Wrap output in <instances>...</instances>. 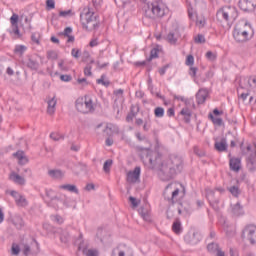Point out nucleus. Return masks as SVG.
Wrapping results in <instances>:
<instances>
[{
	"mask_svg": "<svg viewBox=\"0 0 256 256\" xmlns=\"http://www.w3.org/2000/svg\"><path fill=\"white\" fill-rule=\"evenodd\" d=\"M139 151H145V159L150 164L151 169H155L161 181H171L175 179L178 173L183 171V158L177 154H171L167 158H163L158 152H154L151 148L139 146Z\"/></svg>",
	"mask_w": 256,
	"mask_h": 256,
	"instance_id": "nucleus-1",
	"label": "nucleus"
},
{
	"mask_svg": "<svg viewBox=\"0 0 256 256\" xmlns=\"http://www.w3.org/2000/svg\"><path fill=\"white\" fill-rule=\"evenodd\" d=\"M80 21L83 29L86 31H95L99 29V17L95 15V12L91 11V8H84L80 14Z\"/></svg>",
	"mask_w": 256,
	"mask_h": 256,
	"instance_id": "nucleus-2",
	"label": "nucleus"
},
{
	"mask_svg": "<svg viewBox=\"0 0 256 256\" xmlns=\"http://www.w3.org/2000/svg\"><path fill=\"white\" fill-rule=\"evenodd\" d=\"M239 17V12L235 6H223L217 10L216 19L220 23H235Z\"/></svg>",
	"mask_w": 256,
	"mask_h": 256,
	"instance_id": "nucleus-3",
	"label": "nucleus"
},
{
	"mask_svg": "<svg viewBox=\"0 0 256 256\" xmlns=\"http://www.w3.org/2000/svg\"><path fill=\"white\" fill-rule=\"evenodd\" d=\"M144 15L148 19H157L165 15V9L161 7V0H146Z\"/></svg>",
	"mask_w": 256,
	"mask_h": 256,
	"instance_id": "nucleus-4",
	"label": "nucleus"
},
{
	"mask_svg": "<svg viewBox=\"0 0 256 256\" xmlns=\"http://www.w3.org/2000/svg\"><path fill=\"white\" fill-rule=\"evenodd\" d=\"M75 105L79 113H84L85 115L95 113V104L93 103V99L89 96L78 98Z\"/></svg>",
	"mask_w": 256,
	"mask_h": 256,
	"instance_id": "nucleus-5",
	"label": "nucleus"
},
{
	"mask_svg": "<svg viewBox=\"0 0 256 256\" xmlns=\"http://www.w3.org/2000/svg\"><path fill=\"white\" fill-rule=\"evenodd\" d=\"M249 33H251V26L245 24H238L233 31V37L238 43H245L249 41Z\"/></svg>",
	"mask_w": 256,
	"mask_h": 256,
	"instance_id": "nucleus-6",
	"label": "nucleus"
},
{
	"mask_svg": "<svg viewBox=\"0 0 256 256\" xmlns=\"http://www.w3.org/2000/svg\"><path fill=\"white\" fill-rule=\"evenodd\" d=\"M183 188V185L178 183H170L166 186L164 190V198L167 199L169 203L172 205L177 201V197H179L180 188Z\"/></svg>",
	"mask_w": 256,
	"mask_h": 256,
	"instance_id": "nucleus-7",
	"label": "nucleus"
},
{
	"mask_svg": "<svg viewBox=\"0 0 256 256\" xmlns=\"http://www.w3.org/2000/svg\"><path fill=\"white\" fill-rule=\"evenodd\" d=\"M70 199L66 195L55 196L50 199L48 205L53 209H61V207H69Z\"/></svg>",
	"mask_w": 256,
	"mask_h": 256,
	"instance_id": "nucleus-8",
	"label": "nucleus"
},
{
	"mask_svg": "<svg viewBox=\"0 0 256 256\" xmlns=\"http://www.w3.org/2000/svg\"><path fill=\"white\" fill-rule=\"evenodd\" d=\"M242 239L249 241L251 245L256 243V226L253 224H248L242 231Z\"/></svg>",
	"mask_w": 256,
	"mask_h": 256,
	"instance_id": "nucleus-9",
	"label": "nucleus"
},
{
	"mask_svg": "<svg viewBox=\"0 0 256 256\" xmlns=\"http://www.w3.org/2000/svg\"><path fill=\"white\" fill-rule=\"evenodd\" d=\"M238 7L243 13H253L256 9V0H239Z\"/></svg>",
	"mask_w": 256,
	"mask_h": 256,
	"instance_id": "nucleus-10",
	"label": "nucleus"
},
{
	"mask_svg": "<svg viewBox=\"0 0 256 256\" xmlns=\"http://www.w3.org/2000/svg\"><path fill=\"white\" fill-rule=\"evenodd\" d=\"M10 195L15 200L17 207H27V205H29L27 198H25V196L21 195L19 192L11 190Z\"/></svg>",
	"mask_w": 256,
	"mask_h": 256,
	"instance_id": "nucleus-11",
	"label": "nucleus"
},
{
	"mask_svg": "<svg viewBox=\"0 0 256 256\" xmlns=\"http://www.w3.org/2000/svg\"><path fill=\"white\" fill-rule=\"evenodd\" d=\"M206 198L208 199L214 211H219V199L215 197V190L206 189Z\"/></svg>",
	"mask_w": 256,
	"mask_h": 256,
	"instance_id": "nucleus-12",
	"label": "nucleus"
},
{
	"mask_svg": "<svg viewBox=\"0 0 256 256\" xmlns=\"http://www.w3.org/2000/svg\"><path fill=\"white\" fill-rule=\"evenodd\" d=\"M141 177V167L137 166L133 171L127 173V182L128 183H137Z\"/></svg>",
	"mask_w": 256,
	"mask_h": 256,
	"instance_id": "nucleus-13",
	"label": "nucleus"
},
{
	"mask_svg": "<svg viewBox=\"0 0 256 256\" xmlns=\"http://www.w3.org/2000/svg\"><path fill=\"white\" fill-rule=\"evenodd\" d=\"M25 67L30 69V71H39V67H41V64H39V60L34 57H29L24 62Z\"/></svg>",
	"mask_w": 256,
	"mask_h": 256,
	"instance_id": "nucleus-14",
	"label": "nucleus"
},
{
	"mask_svg": "<svg viewBox=\"0 0 256 256\" xmlns=\"http://www.w3.org/2000/svg\"><path fill=\"white\" fill-rule=\"evenodd\" d=\"M207 97H209V92L207 91V89H200L197 93H196V102L198 105H203V103H205V101H207Z\"/></svg>",
	"mask_w": 256,
	"mask_h": 256,
	"instance_id": "nucleus-15",
	"label": "nucleus"
},
{
	"mask_svg": "<svg viewBox=\"0 0 256 256\" xmlns=\"http://www.w3.org/2000/svg\"><path fill=\"white\" fill-rule=\"evenodd\" d=\"M229 166L230 171L239 173V171H241V158H230Z\"/></svg>",
	"mask_w": 256,
	"mask_h": 256,
	"instance_id": "nucleus-16",
	"label": "nucleus"
},
{
	"mask_svg": "<svg viewBox=\"0 0 256 256\" xmlns=\"http://www.w3.org/2000/svg\"><path fill=\"white\" fill-rule=\"evenodd\" d=\"M47 114L48 115H55V110L57 107V98L53 96L47 101Z\"/></svg>",
	"mask_w": 256,
	"mask_h": 256,
	"instance_id": "nucleus-17",
	"label": "nucleus"
},
{
	"mask_svg": "<svg viewBox=\"0 0 256 256\" xmlns=\"http://www.w3.org/2000/svg\"><path fill=\"white\" fill-rule=\"evenodd\" d=\"M9 179L16 185H25L26 183L25 178L15 172L10 174Z\"/></svg>",
	"mask_w": 256,
	"mask_h": 256,
	"instance_id": "nucleus-18",
	"label": "nucleus"
},
{
	"mask_svg": "<svg viewBox=\"0 0 256 256\" xmlns=\"http://www.w3.org/2000/svg\"><path fill=\"white\" fill-rule=\"evenodd\" d=\"M227 139L222 138L221 141H217L214 144V148L216 151H219V153H223V151H227Z\"/></svg>",
	"mask_w": 256,
	"mask_h": 256,
	"instance_id": "nucleus-19",
	"label": "nucleus"
},
{
	"mask_svg": "<svg viewBox=\"0 0 256 256\" xmlns=\"http://www.w3.org/2000/svg\"><path fill=\"white\" fill-rule=\"evenodd\" d=\"M58 189H63L64 191H69L70 193H75L76 195H79V189L75 184H64L58 186Z\"/></svg>",
	"mask_w": 256,
	"mask_h": 256,
	"instance_id": "nucleus-20",
	"label": "nucleus"
},
{
	"mask_svg": "<svg viewBox=\"0 0 256 256\" xmlns=\"http://www.w3.org/2000/svg\"><path fill=\"white\" fill-rule=\"evenodd\" d=\"M13 157H16L17 160H19L20 165H25L29 162L27 157H25V152L19 150L13 154Z\"/></svg>",
	"mask_w": 256,
	"mask_h": 256,
	"instance_id": "nucleus-21",
	"label": "nucleus"
},
{
	"mask_svg": "<svg viewBox=\"0 0 256 256\" xmlns=\"http://www.w3.org/2000/svg\"><path fill=\"white\" fill-rule=\"evenodd\" d=\"M78 249L79 251H82V253L86 256H99V251L93 250V249H87L84 247L83 244H80Z\"/></svg>",
	"mask_w": 256,
	"mask_h": 256,
	"instance_id": "nucleus-22",
	"label": "nucleus"
},
{
	"mask_svg": "<svg viewBox=\"0 0 256 256\" xmlns=\"http://www.w3.org/2000/svg\"><path fill=\"white\" fill-rule=\"evenodd\" d=\"M232 213L236 217H241L245 212L243 211V206H241V203H236L235 205L232 206Z\"/></svg>",
	"mask_w": 256,
	"mask_h": 256,
	"instance_id": "nucleus-23",
	"label": "nucleus"
},
{
	"mask_svg": "<svg viewBox=\"0 0 256 256\" xmlns=\"http://www.w3.org/2000/svg\"><path fill=\"white\" fill-rule=\"evenodd\" d=\"M48 175L52 179H63V177H65V173L61 170H49Z\"/></svg>",
	"mask_w": 256,
	"mask_h": 256,
	"instance_id": "nucleus-24",
	"label": "nucleus"
},
{
	"mask_svg": "<svg viewBox=\"0 0 256 256\" xmlns=\"http://www.w3.org/2000/svg\"><path fill=\"white\" fill-rule=\"evenodd\" d=\"M180 115H183L186 123H189L191 121L192 112L188 107L183 108L180 111Z\"/></svg>",
	"mask_w": 256,
	"mask_h": 256,
	"instance_id": "nucleus-25",
	"label": "nucleus"
},
{
	"mask_svg": "<svg viewBox=\"0 0 256 256\" xmlns=\"http://www.w3.org/2000/svg\"><path fill=\"white\" fill-rule=\"evenodd\" d=\"M172 231H174V233L176 235H181V233H183V227H181V221L176 220L173 225H172Z\"/></svg>",
	"mask_w": 256,
	"mask_h": 256,
	"instance_id": "nucleus-26",
	"label": "nucleus"
},
{
	"mask_svg": "<svg viewBox=\"0 0 256 256\" xmlns=\"http://www.w3.org/2000/svg\"><path fill=\"white\" fill-rule=\"evenodd\" d=\"M154 115L158 119H161V118L165 117V109L163 107H156L154 109Z\"/></svg>",
	"mask_w": 256,
	"mask_h": 256,
	"instance_id": "nucleus-27",
	"label": "nucleus"
},
{
	"mask_svg": "<svg viewBox=\"0 0 256 256\" xmlns=\"http://www.w3.org/2000/svg\"><path fill=\"white\" fill-rule=\"evenodd\" d=\"M208 117L214 125H217L218 127H221L223 125L222 118H215V116H213V114H211V113L208 115Z\"/></svg>",
	"mask_w": 256,
	"mask_h": 256,
	"instance_id": "nucleus-28",
	"label": "nucleus"
},
{
	"mask_svg": "<svg viewBox=\"0 0 256 256\" xmlns=\"http://www.w3.org/2000/svg\"><path fill=\"white\" fill-rule=\"evenodd\" d=\"M207 249L210 253H217L221 248L219 247V244L212 242L208 244Z\"/></svg>",
	"mask_w": 256,
	"mask_h": 256,
	"instance_id": "nucleus-29",
	"label": "nucleus"
},
{
	"mask_svg": "<svg viewBox=\"0 0 256 256\" xmlns=\"http://www.w3.org/2000/svg\"><path fill=\"white\" fill-rule=\"evenodd\" d=\"M96 83L98 85H103L104 87H109V85H111V82H109V80H105V75H102L99 79H97Z\"/></svg>",
	"mask_w": 256,
	"mask_h": 256,
	"instance_id": "nucleus-30",
	"label": "nucleus"
},
{
	"mask_svg": "<svg viewBox=\"0 0 256 256\" xmlns=\"http://www.w3.org/2000/svg\"><path fill=\"white\" fill-rule=\"evenodd\" d=\"M112 165H113V160L111 159L106 160L103 165V171L105 173H109V171H111Z\"/></svg>",
	"mask_w": 256,
	"mask_h": 256,
	"instance_id": "nucleus-31",
	"label": "nucleus"
},
{
	"mask_svg": "<svg viewBox=\"0 0 256 256\" xmlns=\"http://www.w3.org/2000/svg\"><path fill=\"white\" fill-rule=\"evenodd\" d=\"M59 58V54H57V51L49 50L47 52V59H51L52 61H55Z\"/></svg>",
	"mask_w": 256,
	"mask_h": 256,
	"instance_id": "nucleus-32",
	"label": "nucleus"
},
{
	"mask_svg": "<svg viewBox=\"0 0 256 256\" xmlns=\"http://www.w3.org/2000/svg\"><path fill=\"white\" fill-rule=\"evenodd\" d=\"M11 27L19 26V15L14 13L10 18Z\"/></svg>",
	"mask_w": 256,
	"mask_h": 256,
	"instance_id": "nucleus-33",
	"label": "nucleus"
},
{
	"mask_svg": "<svg viewBox=\"0 0 256 256\" xmlns=\"http://www.w3.org/2000/svg\"><path fill=\"white\" fill-rule=\"evenodd\" d=\"M167 41L171 45H175V43H177V38L175 37V33H173V32L168 33Z\"/></svg>",
	"mask_w": 256,
	"mask_h": 256,
	"instance_id": "nucleus-34",
	"label": "nucleus"
},
{
	"mask_svg": "<svg viewBox=\"0 0 256 256\" xmlns=\"http://www.w3.org/2000/svg\"><path fill=\"white\" fill-rule=\"evenodd\" d=\"M228 191L231 193V195H233V197H239V194L241 193V191H239V187L237 186L228 188Z\"/></svg>",
	"mask_w": 256,
	"mask_h": 256,
	"instance_id": "nucleus-35",
	"label": "nucleus"
},
{
	"mask_svg": "<svg viewBox=\"0 0 256 256\" xmlns=\"http://www.w3.org/2000/svg\"><path fill=\"white\" fill-rule=\"evenodd\" d=\"M157 57H159V48H153L150 51V57L148 61H151L152 59H157Z\"/></svg>",
	"mask_w": 256,
	"mask_h": 256,
	"instance_id": "nucleus-36",
	"label": "nucleus"
},
{
	"mask_svg": "<svg viewBox=\"0 0 256 256\" xmlns=\"http://www.w3.org/2000/svg\"><path fill=\"white\" fill-rule=\"evenodd\" d=\"M195 43L198 45H203L205 43V36L203 34H198L196 37H194Z\"/></svg>",
	"mask_w": 256,
	"mask_h": 256,
	"instance_id": "nucleus-37",
	"label": "nucleus"
},
{
	"mask_svg": "<svg viewBox=\"0 0 256 256\" xmlns=\"http://www.w3.org/2000/svg\"><path fill=\"white\" fill-rule=\"evenodd\" d=\"M27 51V47L24 45H17L14 49V53H18L19 55H23Z\"/></svg>",
	"mask_w": 256,
	"mask_h": 256,
	"instance_id": "nucleus-38",
	"label": "nucleus"
},
{
	"mask_svg": "<svg viewBox=\"0 0 256 256\" xmlns=\"http://www.w3.org/2000/svg\"><path fill=\"white\" fill-rule=\"evenodd\" d=\"M52 221H54V223H57L58 225H63L64 223V219L63 217L59 216V215H53L51 216Z\"/></svg>",
	"mask_w": 256,
	"mask_h": 256,
	"instance_id": "nucleus-39",
	"label": "nucleus"
},
{
	"mask_svg": "<svg viewBox=\"0 0 256 256\" xmlns=\"http://www.w3.org/2000/svg\"><path fill=\"white\" fill-rule=\"evenodd\" d=\"M60 240L62 243H69V232L63 231L60 235Z\"/></svg>",
	"mask_w": 256,
	"mask_h": 256,
	"instance_id": "nucleus-40",
	"label": "nucleus"
},
{
	"mask_svg": "<svg viewBox=\"0 0 256 256\" xmlns=\"http://www.w3.org/2000/svg\"><path fill=\"white\" fill-rule=\"evenodd\" d=\"M12 30L10 31L11 34L16 35L18 39H21V31H19V26H11Z\"/></svg>",
	"mask_w": 256,
	"mask_h": 256,
	"instance_id": "nucleus-41",
	"label": "nucleus"
},
{
	"mask_svg": "<svg viewBox=\"0 0 256 256\" xmlns=\"http://www.w3.org/2000/svg\"><path fill=\"white\" fill-rule=\"evenodd\" d=\"M91 69H93L91 64H87L86 67L84 68V75L86 77H91V75H93V72L91 71Z\"/></svg>",
	"mask_w": 256,
	"mask_h": 256,
	"instance_id": "nucleus-42",
	"label": "nucleus"
},
{
	"mask_svg": "<svg viewBox=\"0 0 256 256\" xmlns=\"http://www.w3.org/2000/svg\"><path fill=\"white\" fill-rule=\"evenodd\" d=\"M137 113H139V106L135 105V104H132L131 108H130V114L134 115V117H136Z\"/></svg>",
	"mask_w": 256,
	"mask_h": 256,
	"instance_id": "nucleus-43",
	"label": "nucleus"
},
{
	"mask_svg": "<svg viewBox=\"0 0 256 256\" xmlns=\"http://www.w3.org/2000/svg\"><path fill=\"white\" fill-rule=\"evenodd\" d=\"M58 67L60 71H69V67L65 65V60H59Z\"/></svg>",
	"mask_w": 256,
	"mask_h": 256,
	"instance_id": "nucleus-44",
	"label": "nucleus"
},
{
	"mask_svg": "<svg viewBox=\"0 0 256 256\" xmlns=\"http://www.w3.org/2000/svg\"><path fill=\"white\" fill-rule=\"evenodd\" d=\"M133 256V252L129 250V248H126V250H120L118 252V256Z\"/></svg>",
	"mask_w": 256,
	"mask_h": 256,
	"instance_id": "nucleus-45",
	"label": "nucleus"
},
{
	"mask_svg": "<svg viewBox=\"0 0 256 256\" xmlns=\"http://www.w3.org/2000/svg\"><path fill=\"white\" fill-rule=\"evenodd\" d=\"M72 79H73V77L71 75L62 74L60 76V80L64 81V83H69V81H71Z\"/></svg>",
	"mask_w": 256,
	"mask_h": 256,
	"instance_id": "nucleus-46",
	"label": "nucleus"
},
{
	"mask_svg": "<svg viewBox=\"0 0 256 256\" xmlns=\"http://www.w3.org/2000/svg\"><path fill=\"white\" fill-rule=\"evenodd\" d=\"M71 55L72 57H74V59H79V56L81 55V50L73 48L71 51Z\"/></svg>",
	"mask_w": 256,
	"mask_h": 256,
	"instance_id": "nucleus-47",
	"label": "nucleus"
},
{
	"mask_svg": "<svg viewBox=\"0 0 256 256\" xmlns=\"http://www.w3.org/2000/svg\"><path fill=\"white\" fill-rule=\"evenodd\" d=\"M206 59H208L209 61H215V59H217V56L215 55V53L208 51L206 53Z\"/></svg>",
	"mask_w": 256,
	"mask_h": 256,
	"instance_id": "nucleus-48",
	"label": "nucleus"
},
{
	"mask_svg": "<svg viewBox=\"0 0 256 256\" xmlns=\"http://www.w3.org/2000/svg\"><path fill=\"white\" fill-rule=\"evenodd\" d=\"M59 15H60V17H69V16L73 15V11L72 10L60 11Z\"/></svg>",
	"mask_w": 256,
	"mask_h": 256,
	"instance_id": "nucleus-49",
	"label": "nucleus"
},
{
	"mask_svg": "<svg viewBox=\"0 0 256 256\" xmlns=\"http://www.w3.org/2000/svg\"><path fill=\"white\" fill-rule=\"evenodd\" d=\"M46 7L47 9H55V0H47L46 1Z\"/></svg>",
	"mask_w": 256,
	"mask_h": 256,
	"instance_id": "nucleus-50",
	"label": "nucleus"
},
{
	"mask_svg": "<svg viewBox=\"0 0 256 256\" xmlns=\"http://www.w3.org/2000/svg\"><path fill=\"white\" fill-rule=\"evenodd\" d=\"M21 251V248H19V245L13 244L12 245V255H18Z\"/></svg>",
	"mask_w": 256,
	"mask_h": 256,
	"instance_id": "nucleus-51",
	"label": "nucleus"
},
{
	"mask_svg": "<svg viewBox=\"0 0 256 256\" xmlns=\"http://www.w3.org/2000/svg\"><path fill=\"white\" fill-rule=\"evenodd\" d=\"M73 33V29L71 27H66L62 33L64 37H69Z\"/></svg>",
	"mask_w": 256,
	"mask_h": 256,
	"instance_id": "nucleus-52",
	"label": "nucleus"
},
{
	"mask_svg": "<svg viewBox=\"0 0 256 256\" xmlns=\"http://www.w3.org/2000/svg\"><path fill=\"white\" fill-rule=\"evenodd\" d=\"M31 41H33V43H36V45H39V34L37 33H32L31 35Z\"/></svg>",
	"mask_w": 256,
	"mask_h": 256,
	"instance_id": "nucleus-53",
	"label": "nucleus"
},
{
	"mask_svg": "<svg viewBox=\"0 0 256 256\" xmlns=\"http://www.w3.org/2000/svg\"><path fill=\"white\" fill-rule=\"evenodd\" d=\"M129 201L132 204V207H139V202L137 201V198L130 196Z\"/></svg>",
	"mask_w": 256,
	"mask_h": 256,
	"instance_id": "nucleus-54",
	"label": "nucleus"
},
{
	"mask_svg": "<svg viewBox=\"0 0 256 256\" xmlns=\"http://www.w3.org/2000/svg\"><path fill=\"white\" fill-rule=\"evenodd\" d=\"M195 63V58L193 55H188L186 59V65H193Z\"/></svg>",
	"mask_w": 256,
	"mask_h": 256,
	"instance_id": "nucleus-55",
	"label": "nucleus"
},
{
	"mask_svg": "<svg viewBox=\"0 0 256 256\" xmlns=\"http://www.w3.org/2000/svg\"><path fill=\"white\" fill-rule=\"evenodd\" d=\"M77 83L78 85H89V82H87V78H78Z\"/></svg>",
	"mask_w": 256,
	"mask_h": 256,
	"instance_id": "nucleus-56",
	"label": "nucleus"
},
{
	"mask_svg": "<svg viewBox=\"0 0 256 256\" xmlns=\"http://www.w3.org/2000/svg\"><path fill=\"white\" fill-rule=\"evenodd\" d=\"M50 139H53V141H60L61 136L57 133H51L50 134Z\"/></svg>",
	"mask_w": 256,
	"mask_h": 256,
	"instance_id": "nucleus-57",
	"label": "nucleus"
},
{
	"mask_svg": "<svg viewBox=\"0 0 256 256\" xmlns=\"http://www.w3.org/2000/svg\"><path fill=\"white\" fill-rule=\"evenodd\" d=\"M196 25H198V27H205V20H204V18H198L197 20H196Z\"/></svg>",
	"mask_w": 256,
	"mask_h": 256,
	"instance_id": "nucleus-58",
	"label": "nucleus"
},
{
	"mask_svg": "<svg viewBox=\"0 0 256 256\" xmlns=\"http://www.w3.org/2000/svg\"><path fill=\"white\" fill-rule=\"evenodd\" d=\"M197 71V67H191L189 74L191 75V77H197Z\"/></svg>",
	"mask_w": 256,
	"mask_h": 256,
	"instance_id": "nucleus-59",
	"label": "nucleus"
},
{
	"mask_svg": "<svg viewBox=\"0 0 256 256\" xmlns=\"http://www.w3.org/2000/svg\"><path fill=\"white\" fill-rule=\"evenodd\" d=\"M24 255H29V253H31V247L27 244L24 245V251H23Z\"/></svg>",
	"mask_w": 256,
	"mask_h": 256,
	"instance_id": "nucleus-60",
	"label": "nucleus"
},
{
	"mask_svg": "<svg viewBox=\"0 0 256 256\" xmlns=\"http://www.w3.org/2000/svg\"><path fill=\"white\" fill-rule=\"evenodd\" d=\"M136 138L138 139V141H147V137L141 135L140 132L136 133Z\"/></svg>",
	"mask_w": 256,
	"mask_h": 256,
	"instance_id": "nucleus-61",
	"label": "nucleus"
},
{
	"mask_svg": "<svg viewBox=\"0 0 256 256\" xmlns=\"http://www.w3.org/2000/svg\"><path fill=\"white\" fill-rule=\"evenodd\" d=\"M85 190L86 191H93V190H95V184H93V183L87 184L86 187H85Z\"/></svg>",
	"mask_w": 256,
	"mask_h": 256,
	"instance_id": "nucleus-62",
	"label": "nucleus"
},
{
	"mask_svg": "<svg viewBox=\"0 0 256 256\" xmlns=\"http://www.w3.org/2000/svg\"><path fill=\"white\" fill-rule=\"evenodd\" d=\"M89 45H90L91 47H97V45H99V41L97 40V38L92 39V40L90 41Z\"/></svg>",
	"mask_w": 256,
	"mask_h": 256,
	"instance_id": "nucleus-63",
	"label": "nucleus"
},
{
	"mask_svg": "<svg viewBox=\"0 0 256 256\" xmlns=\"http://www.w3.org/2000/svg\"><path fill=\"white\" fill-rule=\"evenodd\" d=\"M140 215L145 221H149V214L143 212V209L140 211Z\"/></svg>",
	"mask_w": 256,
	"mask_h": 256,
	"instance_id": "nucleus-64",
	"label": "nucleus"
}]
</instances>
